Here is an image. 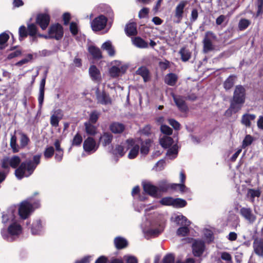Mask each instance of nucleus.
Masks as SVG:
<instances>
[{
  "mask_svg": "<svg viewBox=\"0 0 263 263\" xmlns=\"http://www.w3.org/2000/svg\"><path fill=\"white\" fill-rule=\"evenodd\" d=\"M246 97V90L245 87L241 85H236L230 101V107L226 110V115L231 116L232 114H236L240 110L245 102Z\"/></svg>",
  "mask_w": 263,
  "mask_h": 263,
  "instance_id": "nucleus-1",
  "label": "nucleus"
},
{
  "mask_svg": "<svg viewBox=\"0 0 263 263\" xmlns=\"http://www.w3.org/2000/svg\"><path fill=\"white\" fill-rule=\"evenodd\" d=\"M41 157V154L34 155L33 157V161L27 160L22 162L15 171V176L18 179H21L25 176L28 177L31 175L37 165L40 163Z\"/></svg>",
  "mask_w": 263,
  "mask_h": 263,
  "instance_id": "nucleus-2",
  "label": "nucleus"
},
{
  "mask_svg": "<svg viewBox=\"0 0 263 263\" xmlns=\"http://www.w3.org/2000/svg\"><path fill=\"white\" fill-rule=\"evenodd\" d=\"M50 39L60 40L64 35V29L63 26L59 23L52 24L48 30Z\"/></svg>",
  "mask_w": 263,
  "mask_h": 263,
  "instance_id": "nucleus-3",
  "label": "nucleus"
},
{
  "mask_svg": "<svg viewBox=\"0 0 263 263\" xmlns=\"http://www.w3.org/2000/svg\"><path fill=\"white\" fill-rule=\"evenodd\" d=\"M125 144H126V149H130L128 154V158L130 159L136 158L140 150V146L136 143V140L133 138H129L125 141Z\"/></svg>",
  "mask_w": 263,
  "mask_h": 263,
  "instance_id": "nucleus-4",
  "label": "nucleus"
},
{
  "mask_svg": "<svg viewBox=\"0 0 263 263\" xmlns=\"http://www.w3.org/2000/svg\"><path fill=\"white\" fill-rule=\"evenodd\" d=\"M107 18L103 15H100L95 18L91 23V27L95 31H101L106 26Z\"/></svg>",
  "mask_w": 263,
  "mask_h": 263,
  "instance_id": "nucleus-5",
  "label": "nucleus"
},
{
  "mask_svg": "<svg viewBox=\"0 0 263 263\" xmlns=\"http://www.w3.org/2000/svg\"><path fill=\"white\" fill-rule=\"evenodd\" d=\"M33 211V209L32 203L28 201H23L20 205L18 214L22 219H26Z\"/></svg>",
  "mask_w": 263,
  "mask_h": 263,
  "instance_id": "nucleus-6",
  "label": "nucleus"
},
{
  "mask_svg": "<svg viewBox=\"0 0 263 263\" xmlns=\"http://www.w3.org/2000/svg\"><path fill=\"white\" fill-rule=\"evenodd\" d=\"M50 22V16L46 13H40L36 15L35 24L40 26L43 30H45Z\"/></svg>",
  "mask_w": 263,
  "mask_h": 263,
  "instance_id": "nucleus-7",
  "label": "nucleus"
},
{
  "mask_svg": "<svg viewBox=\"0 0 263 263\" xmlns=\"http://www.w3.org/2000/svg\"><path fill=\"white\" fill-rule=\"evenodd\" d=\"M211 38L216 40V35L212 31H207L203 40V50L204 53H208L214 49Z\"/></svg>",
  "mask_w": 263,
  "mask_h": 263,
  "instance_id": "nucleus-8",
  "label": "nucleus"
},
{
  "mask_svg": "<svg viewBox=\"0 0 263 263\" xmlns=\"http://www.w3.org/2000/svg\"><path fill=\"white\" fill-rule=\"evenodd\" d=\"M187 4V1H181L176 6L174 11V17L176 20L174 22L176 23H180L183 17L184 12V8Z\"/></svg>",
  "mask_w": 263,
  "mask_h": 263,
  "instance_id": "nucleus-9",
  "label": "nucleus"
},
{
  "mask_svg": "<svg viewBox=\"0 0 263 263\" xmlns=\"http://www.w3.org/2000/svg\"><path fill=\"white\" fill-rule=\"evenodd\" d=\"M96 98L98 103L102 105L111 104L112 103L111 99L108 93L104 90L100 91L99 88L96 91Z\"/></svg>",
  "mask_w": 263,
  "mask_h": 263,
  "instance_id": "nucleus-10",
  "label": "nucleus"
},
{
  "mask_svg": "<svg viewBox=\"0 0 263 263\" xmlns=\"http://www.w3.org/2000/svg\"><path fill=\"white\" fill-rule=\"evenodd\" d=\"M172 96L176 105L181 112H185L188 110L185 97L180 95L177 96L173 93H172Z\"/></svg>",
  "mask_w": 263,
  "mask_h": 263,
  "instance_id": "nucleus-11",
  "label": "nucleus"
},
{
  "mask_svg": "<svg viewBox=\"0 0 263 263\" xmlns=\"http://www.w3.org/2000/svg\"><path fill=\"white\" fill-rule=\"evenodd\" d=\"M98 147L96 142L92 137H88L84 141L83 148L86 153L95 152Z\"/></svg>",
  "mask_w": 263,
  "mask_h": 263,
  "instance_id": "nucleus-12",
  "label": "nucleus"
},
{
  "mask_svg": "<svg viewBox=\"0 0 263 263\" xmlns=\"http://www.w3.org/2000/svg\"><path fill=\"white\" fill-rule=\"evenodd\" d=\"M142 186L144 191L147 194L154 198L158 197V188L157 186L149 182H143Z\"/></svg>",
  "mask_w": 263,
  "mask_h": 263,
  "instance_id": "nucleus-13",
  "label": "nucleus"
},
{
  "mask_svg": "<svg viewBox=\"0 0 263 263\" xmlns=\"http://www.w3.org/2000/svg\"><path fill=\"white\" fill-rule=\"evenodd\" d=\"M240 215L250 223H253L255 222L256 217L252 213V209L250 208L242 207L240 209Z\"/></svg>",
  "mask_w": 263,
  "mask_h": 263,
  "instance_id": "nucleus-14",
  "label": "nucleus"
},
{
  "mask_svg": "<svg viewBox=\"0 0 263 263\" xmlns=\"http://www.w3.org/2000/svg\"><path fill=\"white\" fill-rule=\"evenodd\" d=\"M63 111L58 109L53 111V114L50 117V123L52 126L57 127L59 126L60 121L63 118Z\"/></svg>",
  "mask_w": 263,
  "mask_h": 263,
  "instance_id": "nucleus-15",
  "label": "nucleus"
},
{
  "mask_svg": "<svg viewBox=\"0 0 263 263\" xmlns=\"http://www.w3.org/2000/svg\"><path fill=\"white\" fill-rule=\"evenodd\" d=\"M254 253L258 256L263 257V238H255L253 243Z\"/></svg>",
  "mask_w": 263,
  "mask_h": 263,
  "instance_id": "nucleus-16",
  "label": "nucleus"
},
{
  "mask_svg": "<svg viewBox=\"0 0 263 263\" xmlns=\"http://www.w3.org/2000/svg\"><path fill=\"white\" fill-rule=\"evenodd\" d=\"M192 248L194 255L196 257H199L203 254L204 251V243L201 240L196 241L193 243Z\"/></svg>",
  "mask_w": 263,
  "mask_h": 263,
  "instance_id": "nucleus-17",
  "label": "nucleus"
},
{
  "mask_svg": "<svg viewBox=\"0 0 263 263\" xmlns=\"http://www.w3.org/2000/svg\"><path fill=\"white\" fill-rule=\"evenodd\" d=\"M22 231V227L21 225L16 223H13L11 224L8 228L7 232L9 234L12 236L18 235ZM6 231H4L2 232V236L4 238L5 237V233H6Z\"/></svg>",
  "mask_w": 263,
  "mask_h": 263,
  "instance_id": "nucleus-18",
  "label": "nucleus"
},
{
  "mask_svg": "<svg viewBox=\"0 0 263 263\" xmlns=\"http://www.w3.org/2000/svg\"><path fill=\"white\" fill-rule=\"evenodd\" d=\"M109 130L114 134H119L122 133L125 129V125L118 122H112L109 126Z\"/></svg>",
  "mask_w": 263,
  "mask_h": 263,
  "instance_id": "nucleus-19",
  "label": "nucleus"
},
{
  "mask_svg": "<svg viewBox=\"0 0 263 263\" xmlns=\"http://www.w3.org/2000/svg\"><path fill=\"white\" fill-rule=\"evenodd\" d=\"M136 74L141 76L144 82H147L150 80V72L148 68L145 66H141L136 70Z\"/></svg>",
  "mask_w": 263,
  "mask_h": 263,
  "instance_id": "nucleus-20",
  "label": "nucleus"
},
{
  "mask_svg": "<svg viewBox=\"0 0 263 263\" xmlns=\"http://www.w3.org/2000/svg\"><path fill=\"white\" fill-rule=\"evenodd\" d=\"M125 32L128 36L136 35L138 33L137 24L135 22L127 24L125 28Z\"/></svg>",
  "mask_w": 263,
  "mask_h": 263,
  "instance_id": "nucleus-21",
  "label": "nucleus"
},
{
  "mask_svg": "<svg viewBox=\"0 0 263 263\" xmlns=\"http://www.w3.org/2000/svg\"><path fill=\"white\" fill-rule=\"evenodd\" d=\"M113 139L112 135L109 132H104L99 139L100 142L103 146L109 145Z\"/></svg>",
  "mask_w": 263,
  "mask_h": 263,
  "instance_id": "nucleus-22",
  "label": "nucleus"
},
{
  "mask_svg": "<svg viewBox=\"0 0 263 263\" xmlns=\"http://www.w3.org/2000/svg\"><path fill=\"white\" fill-rule=\"evenodd\" d=\"M237 77L235 75H230L223 82V86L226 90L231 89L235 84Z\"/></svg>",
  "mask_w": 263,
  "mask_h": 263,
  "instance_id": "nucleus-23",
  "label": "nucleus"
},
{
  "mask_svg": "<svg viewBox=\"0 0 263 263\" xmlns=\"http://www.w3.org/2000/svg\"><path fill=\"white\" fill-rule=\"evenodd\" d=\"M43 226L41 220H37L32 223L31 231L33 235H40L42 232Z\"/></svg>",
  "mask_w": 263,
  "mask_h": 263,
  "instance_id": "nucleus-24",
  "label": "nucleus"
},
{
  "mask_svg": "<svg viewBox=\"0 0 263 263\" xmlns=\"http://www.w3.org/2000/svg\"><path fill=\"white\" fill-rule=\"evenodd\" d=\"M89 74L93 81L99 80L101 79V73L95 65H91L89 68Z\"/></svg>",
  "mask_w": 263,
  "mask_h": 263,
  "instance_id": "nucleus-25",
  "label": "nucleus"
},
{
  "mask_svg": "<svg viewBox=\"0 0 263 263\" xmlns=\"http://www.w3.org/2000/svg\"><path fill=\"white\" fill-rule=\"evenodd\" d=\"M178 80L177 75L174 73H169L167 74L164 78V82L168 85L174 86Z\"/></svg>",
  "mask_w": 263,
  "mask_h": 263,
  "instance_id": "nucleus-26",
  "label": "nucleus"
},
{
  "mask_svg": "<svg viewBox=\"0 0 263 263\" xmlns=\"http://www.w3.org/2000/svg\"><path fill=\"white\" fill-rule=\"evenodd\" d=\"M114 243L116 248L118 250L124 249L128 246L127 241L121 237H116L114 239Z\"/></svg>",
  "mask_w": 263,
  "mask_h": 263,
  "instance_id": "nucleus-27",
  "label": "nucleus"
},
{
  "mask_svg": "<svg viewBox=\"0 0 263 263\" xmlns=\"http://www.w3.org/2000/svg\"><path fill=\"white\" fill-rule=\"evenodd\" d=\"M88 51L94 59H101L102 58V52L98 47L95 46H90L88 48Z\"/></svg>",
  "mask_w": 263,
  "mask_h": 263,
  "instance_id": "nucleus-28",
  "label": "nucleus"
},
{
  "mask_svg": "<svg viewBox=\"0 0 263 263\" xmlns=\"http://www.w3.org/2000/svg\"><path fill=\"white\" fill-rule=\"evenodd\" d=\"M179 53L181 56V60L184 62L189 61L191 58V52L185 47L180 49Z\"/></svg>",
  "mask_w": 263,
  "mask_h": 263,
  "instance_id": "nucleus-29",
  "label": "nucleus"
},
{
  "mask_svg": "<svg viewBox=\"0 0 263 263\" xmlns=\"http://www.w3.org/2000/svg\"><path fill=\"white\" fill-rule=\"evenodd\" d=\"M256 118L255 115L246 114L243 115L241 118V123L246 127H250L251 125V120H254Z\"/></svg>",
  "mask_w": 263,
  "mask_h": 263,
  "instance_id": "nucleus-30",
  "label": "nucleus"
},
{
  "mask_svg": "<svg viewBox=\"0 0 263 263\" xmlns=\"http://www.w3.org/2000/svg\"><path fill=\"white\" fill-rule=\"evenodd\" d=\"M174 142L173 139L168 136H164L160 140V143L164 148H170Z\"/></svg>",
  "mask_w": 263,
  "mask_h": 263,
  "instance_id": "nucleus-31",
  "label": "nucleus"
},
{
  "mask_svg": "<svg viewBox=\"0 0 263 263\" xmlns=\"http://www.w3.org/2000/svg\"><path fill=\"white\" fill-rule=\"evenodd\" d=\"M18 134L20 136V148H24L27 146L30 142L29 138L26 134L22 132H20Z\"/></svg>",
  "mask_w": 263,
  "mask_h": 263,
  "instance_id": "nucleus-32",
  "label": "nucleus"
},
{
  "mask_svg": "<svg viewBox=\"0 0 263 263\" xmlns=\"http://www.w3.org/2000/svg\"><path fill=\"white\" fill-rule=\"evenodd\" d=\"M92 124L88 122L84 123L85 132L88 135L95 136L97 133V127Z\"/></svg>",
  "mask_w": 263,
  "mask_h": 263,
  "instance_id": "nucleus-33",
  "label": "nucleus"
},
{
  "mask_svg": "<svg viewBox=\"0 0 263 263\" xmlns=\"http://www.w3.org/2000/svg\"><path fill=\"white\" fill-rule=\"evenodd\" d=\"M133 43L135 46L141 48H145L148 47L147 43L139 36H137L134 38Z\"/></svg>",
  "mask_w": 263,
  "mask_h": 263,
  "instance_id": "nucleus-34",
  "label": "nucleus"
},
{
  "mask_svg": "<svg viewBox=\"0 0 263 263\" xmlns=\"http://www.w3.org/2000/svg\"><path fill=\"white\" fill-rule=\"evenodd\" d=\"M9 39V35L6 32L0 34V50L4 49L7 46V43Z\"/></svg>",
  "mask_w": 263,
  "mask_h": 263,
  "instance_id": "nucleus-35",
  "label": "nucleus"
},
{
  "mask_svg": "<svg viewBox=\"0 0 263 263\" xmlns=\"http://www.w3.org/2000/svg\"><path fill=\"white\" fill-rule=\"evenodd\" d=\"M16 141V136L15 135H12L10 141V146L14 153L18 152L20 148V146L17 144Z\"/></svg>",
  "mask_w": 263,
  "mask_h": 263,
  "instance_id": "nucleus-36",
  "label": "nucleus"
},
{
  "mask_svg": "<svg viewBox=\"0 0 263 263\" xmlns=\"http://www.w3.org/2000/svg\"><path fill=\"white\" fill-rule=\"evenodd\" d=\"M28 36V29L24 25L21 26L18 28V39L23 41Z\"/></svg>",
  "mask_w": 263,
  "mask_h": 263,
  "instance_id": "nucleus-37",
  "label": "nucleus"
},
{
  "mask_svg": "<svg viewBox=\"0 0 263 263\" xmlns=\"http://www.w3.org/2000/svg\"><path fill=\"white\" fill-rule=\"evenodd\" d=\"M169 190L177 191L179 190L181 193H184L187 190L185 184L179 183H170Z\"/></svg>",
  "mask_w": 263,
  "mask_h": 263,
  "instance_id": "nucleus-38",
  "label": "nucleus"
},
{
  "mask_svg": "<svg viewBox=\"0 0 263 263\" xmlns=\"http://www.w3.org/2000/svg\"><path fill=\"white\" fill-rule=\"evenodd\" d=\"M187 205L185 200L180 198H174L173 206L175 208H182Z\"/></svg>",
  "mask_w": 263,
  "mask_h": 263,
  "instance_id": "nucleus-39",
  "label": "nucleus"
},
{
  "mask_svg": "<svg viewBox=\"0 0 263 263\" xmlns=\"http://www.w3.org/2000/svg\"><path fill=\"white\" fill-rule=\"evenodd\" d=\"M36 25L34 23L27 25L28 33L30 36H36L38 29Z\"/></svg>",
  "mask_w": 263,
  "mask_h": 263,
  "instance_id": "nucleus-40",
  "label": "nucleus"
},
{
  "mask_svg": "<svg viewBox=\"0 0 263 263\" xmlns=\"http://www.w3.org/2000/svg\"><path fill=\"white\" fill-rule=\"evenodd\" d=\"M100 116V113L99 111L96 110L92 111L89 115L88 123L96 124Z\"/></svg>",
  "mask_w": 263,
  "mask_h": 263,
  "instance_id": "nucleus-41",
  "label": "nucleus"
},
{
  "mask_svg": "<svg viewBox=\"0 0 263 263\" xmlns=\"http://www.w3.org/2000/svg\"><path fill=\"white\" fill-rule=\"evenodd\" d=\"M21 160L18 156H13L9 160L10 166L13 168H17L21 163Z\"/></svg>",
  "mask_w": 263,
  "mask_h": 263,
  "instance_id": "nucleus-42",
  "label": "nucleus"
},
{
  "mask_svg": "<svg viewBox=\"0 0 263 263\" xmlns=\"http://www.w3.org/2000/svg\"><path fill=\"white\" fill-rule=\"evenodd\" d=\"M83 141V138L79 133H77L74 136L71 145L73 146H79L81 145Z\"/></svg>",
  "mask_w": 263,
  "mask_h": 263,
  "instance_id": "nucleus-43",
  "label": "nucleus"
},
{
  "mask_svg": "<svg viewBox=\"0 0 263 263\" xmlns=\"http://www.w3.org/2000/svg\"><path fill=\"white\" fill-rule=\"evenodd\" d=\"M175 221L178 223V224L182 226L185 225L187 227L190 224V221L187 220L186 217L183 215L176 216L175 218Z\"/></svg>",
  "mask_w": 263,
  "mask_h": 263,
  "instance_id": "nucleus-44",
  "label": "nucleus"
},
{
  "mask_svg": "<svg viewBox=\"0 0 263 263\" xmlns=\"http://www.w3.org/2000/svg\"><path fill=\"white\" fill-rule=\"evenodd\" d=\"M54 149L52 146L47 147L44 152V156L46 159L51 158L54 154Z\"/></svg>",
  "mask_w": 263,
  "mask_h": 263,
  "instance_id": "nucleus-45",
  "label": "nucleus"
},
{
  "mask_svg": "<svg viewBox=\"0 0 263 263\" xmlns=\"http://www.w3.org/2000/svg\"><path fill=\"white\" fill-rule=\"evenodd\" d=\"M174 199L172 197H163L159 201L160 203L163 205L172 206L173 205Z\"/></svg>",
  "mask_w": 263,
  "mask_h": 263,
  "instance_id": "nucleus-46",
  "label": "nucleus"
},
{
  "mask_svg": "<svg viewBox=\"0 0 263 263\" xmlns=\"http://www.w3.org/2000/svg\"><path fill=\"white\" fill-rule=\"evenodd\" d=\"M251 24V22L245 18H242L239 21L238 23L239 29L241 31L247 29Z\"/></svg>",
  "mask_w": 263,
  "mask_h": 263,
  "instance_id": "nucleus-47",
  "label": "nucleus"
},
{
  "mask_svg": "<svg viewBox=\"0 0 263 263\" xmlns=\"http://www.w3.org/2000/svg\"><path fill=\"white\" fill-rule=\"evenodd\" d=\"M169 186L170 183L166 181H162L159 184L158 192H167L169 190Z\"/></svg>",
  "mask_w": 263,
  "mask_h": 263,
  "instance_id": "nucleus-48",
  "label": "nucleus"
},
{
  "mask_svg": "<svg viewBox=\"0 0 263 263\" xmlns=\"http://www.w3.org/2000/svg\"><path fill=\"white\" fill-rule=\"evenodd\" d=\"M254 140L253 137L250 135H247L244 139L243 140L242 143V148H245L246 147L250 145Z\"/></svg>",
  "mask_w": 263,
  "mask_h": 263,
  "instance_id": "nucleus-49",
  "label": "nucleus"
},
{
  "mask_svg": "<svg viewBox=\"0 0 263 263\" xmlns=\"http://www.w3.org/2000/svg\"><path fill=\"white\" fill-rule=\"evenodd\" d=\"M150 142V140H147L145 141L144 143H142L141 144L140 147V152L142 154L145 155L148 154L149 151V144Z\"/></svg>",
  "mask_w": 263,
  "mask_h": 263,
  "instance_id": "nucleus-50",
  "label": "nucleus"
},
{
  "mask_svg": "<svg viewBox=\"0 0 263 263\" xmlns=\"http://www.w3.org/2000/svg\"><path fill=\"white\" fill-rule=\"evenodd\" d=\"M190 230L187 226L181 227L178 229L177 234L179 236H185L189 233Z\"/></svg>",
  "mask_w": 263,
  "mask_h": 263,
  "instance_id": "nucleus-51",
  "label": "nucleus"
},
{
  "mask_svg": "<svg viewBox=\"0 0 263 263\" xmlns=\"http://www.w3.org/2000/svg\"><path fill=\"white\" fill-rule=\"evenodd\" d=\"M248 194L250 195L251 198H252V201H253L255 197H259L260 196L261 192L259 190L251 189L248 190Z\"/></svg>",
  "mask_w": 263,
  "mask_h": 263,
  "instance_id": "nucleus-52",
  "label": "nucleus"
},
{
  "mask_svg": "<svg viewBox=\"0 0 263 263\" xmlns=\"http://www.w3.org/2000/svg\"><path fill=\"white\" fill-rule=\"evenodd\" d=\"M33 59V55L32 54L29 53L27 55V57L26 58H24L17 63H15V65L17 66H21L27 63L31 60H32Z\"/></svg>",
  "mask_w": 263,
  "mask_h": 263,
  "instance_id": "nucleus-53",
  "label": "nucleus"
},
{
  "mask_svg": "<svg viewBox=\"0 0 263 263\" xmlns=\"http://www.w3.org/2000/svg\"><path fill=\"white\" fill-rule=\"evenodd\" d=\"M257 6L256 16H258L263 13V0H256Z\"/></svg>",
  "mask_w": 263,
  "mask_h": 263,
  "instance_id": "nucleus-54",
  "label": "nucleus"
},
{
  "mask_svg": "<svg viewBox=\"0 0 263 263\" xmlns=\"http://www.w3.org/2000/svg\"><path fill=\"white\" fill-rule=\"evenodd\" d=\"M120 73V69L116 66H112L109 69V73L111 77L116 78L119 76Z\"/></svg>",
  "mask_w": 263,
  "mask_h": 263,
  "instance_id": "nucleus-55",
  "label": "nucleus"
},
{
  "mask_svg": "<svg viewBox=\"0 0 263 263\" xmlns=\"http://www.w3.org/2000/svg\"><path fill=\"white\" fill-rule=\"evenodd\" d=\"M160 130L163 134L167 136H170L173 134V129L166 125H162Z\"/></svg>",
  "mask_w": 263,
  "mask_h": 263,
  "instance_id": "nucleus-56",
  "label": "nucleus"
},
{
  "mask_svg": "<svg viewBox=\"0 0 263 263\" xmlns=\"http://www.w3.org/2000/svg\"><path fill=\"white\" fill-rule=\"evenodd\" d=\"M175 256L173 254H167L163 258V263H174Z\"/></svg>",
  "mask_w": 263,
  "mask_h": 263,
  "instance_id": "nucleus-57",
  "label": "nucleus"
},
{
  "mask_svg": "<svg viewBox=\"0 0 263 263\" xmlns=\"http://www.w3.org/2000/svg\"><path fill=\"white\" fill-rule=\"evenodd\" d=\"M151 126L149 124L146 125L140 130L141 134L148 136L151 134Z\"/></svg>",
  "mask_w": 263,
  "mask_h": 263,
  "instance_id": "nucleus-58",
  "label": "nucleus"
},
{
  "mask_svg": "<svg viewBox=\"0 0 263 263\" xmlns=\"http://www.w3.org/2000/svg\"><path fill=\"white\" fill-rule=\"evenodd\" d=\"M168 122L175 130H178L180 129V124L174 119H168Z\"/></svg>",
  "mask_w": 263,
  "mask_h": 263,
  "instance_id": "nucleus-59",
  "label": "nucleus"
},
{
  "mask_svg": "<svg viewBox=\"0 0 263 263\" xmlns=\"http://www.w3.org/2000/svg\"><path fill=\"white\" fill-rule=\"evenodd\" d=\"M114 151L115 152V154H118L120 157H123L125 153V152H124V148L123 146L121 145H117Z\"/></svg>",
  "mask_w": 263,
  "mask_h": 263,
  "instance_id": "nucleus-60",
  "label": "nucleus"
},
{
  "mask_svg": "<svg viewBox=\"0 0 263 263\" xmlns=\"http://www.w3.org/2000/svg\"><path fill=\"white\" fill-rule=\"evenodd\" d=\"M70 31L71 33V34L75 36L78 34V27L77 24L75 22H71L70 24V27H69Z\"/></svg>",
  "mask_w": 263,
  "mask_h": 263,
  "instance_id": "nucleus-61",
  "label": "nucleus"
},
{
  "mask_svg": "<svg viewBox=\"0 0 263 263\" xmlns=\"http://www.w3.org/2000/svg\"><path fill=\"white\" fill-rule=\"evenodd\" d=\"M149 10L148 8H143L141 9L139 12L138 16L140 18H142L145 17L147 16L149 13Z\"/></svg>",
  "mask_w": 263,
  "mask_h": 263,
  "instance_id": "nucleus-62",
  "label": "nucleus"
},
{
  "mask_svg": "<svg viewBox=\"0 0 263 263\" xmlns=\"http://www.w3.org/2000/svg\"><path fill=\"white\" fill-rule=\"evenodd\" d=\"M198 17V12L197 9L196 8L193 9L191 11L190 21L192 22H194L197 20Z\"/></svg>",
  "mask_w": 263,
  "mask_h": 263,
  "instance_id": "nucleus-63",
  "label": "nucleus"
},
{
  "mask_svg": "<svg viewBox=\"0 0 263 263\" xmlns=\"http://www.w3.org/2000/svg\"><path fill=\"white\" fill-rule=\"evenodd\" d=\"M62 18L64 22V25H67L69 23V21L71 19L70 14L68 12H65L63 14Z\"/></svg>",
  "mask_w": 263,
  "mask_h": 263,
  "instance_id": "nucleus-64",
  "label": "nucleus"
}]
</instances>
